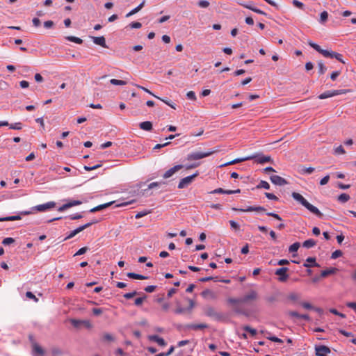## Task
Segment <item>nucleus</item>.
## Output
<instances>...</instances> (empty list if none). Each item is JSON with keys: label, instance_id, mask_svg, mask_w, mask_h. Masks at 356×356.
<instances>
[{"label": "nucleus", "instance_id": "nucleus-1", "mask_svg": "<svg viewBox=\"0 0 356 356\" xmlns=\"http://www.w3.org/2000/svg\"><path fill=\"white\" fill-rule=\"evenodd\" d=\"M291 196L295 200L298 202L310 212L315 214L317 217L320 218L323 217V214L319 211V209L308 202L307 200L302 195L296 192H293Z\"/></svg>", "mask_w": 356, "mask_h": 356}, {"label": "nucleus", "instance_id": "nucleus-2", "mask_svg": "<svg viewBox=\"0 0 356 356\" xmlns=\"http://www.w3.org/2000/svg\"><path fill=\"white\" fill-rule=\"evenodd\" d=\"M206 316L212 318L215 321H222L225 319V315L222 313L217 312L213 307H208L204 309Z\"/></svg>", "mask_w": 356, "mask_h": 356}, {"label": "nucleus", "instance_id": "nucleus-3", "mask_svg": "<svg viewBox=\"0 0 356 356\" xmlns=\"http://www.w3.org/2000/svg\"><path fill=\"white\" fill-rule=\"evenodd\" d=\"M98 221L97 220H93L92 222H87L79 227H77L76 229H75L74 230L72 231L65 238H64V241H66V240H68V239H70L72 238H73L74 236H75L77 234H79V232L83 231L85 229L90 227L92 224H95V223H97Z\"/></svg>", "mask_w": 356, "mask_h": 356}, {"label": "nucleus", "instance_id": "nucleus-4", "mask_svg": "<svg viewBox=\"0 0 356 356\" xmlns=\"http://www.w3.org/2000/svg\"><path fill=\"white\" fill-rule=\"evenodd\" d=\"M70 321L71 324L76 328H80L81 326H84L87 329H90L92 327V325L89 320L71 318Z\"/></svg>", "mask_w": 356, "mask_h": 356}, {"label": "nucleus", "instance_id": "nucleus-5", "mask_svg": "<svg viewBox=\"0 0 356 356\" xmlns=\"http://www.w3.org/2000/svg\"><path fill=\"white\" fill-rule=\"evenodd\" d=\"M249 157H252V160H255L257 163L263 164L268 162H273L271 157L270 156H265L262 153H255L254 154L248 156Z\"/></svg>", "mask_w": 356, "mask_h": 356}, {"label": "nucleus", "instance_id": "nucleus-6", "mask_svg": "<svg viewBox=\"0 0 356 356\" xmlns=\"http://www.w3.org/2000/svg\"><path fill=\"white\" fill-rule=\"evenodd\" d=\"M212 154L211 152H192L191 154H188L187 155V160L188 161H194V160H199L202 159L203 158L207 157L210 156Z\"/></svg>", "mask_w": 356, "mask_h": 356}, {"label": "nucleus", "instance_id": "nucleus-7", "mask_svg": "<svg viewBox=\"0 0 356 356\" xmlns=\"http://www.w3.org/2000/svg\"><path fill=\"white\" fill-rule=\"evenodd\" d=\"M198 175V172H195L194 173L193 175H190V176H188V177H186L183 179H181L180 181H179V183L178 184V188L179 189H182V188H184L185 187L188 186L190 184L192 183V181H193V179Z\"/></svg>", "mask_w": 356, "mask_h": 356}, {"label": "nucleus", "instance_id": "nucleus-8", "mask_svg": "<svg viewBox=\"0 0 356 356\" xmlns=\"http://www.w3.org/2000/svg\"><path fill=\"white\" fill-rule=\"evenodd\" d=\"M288 270H289V268L286 267H282V268H277L275 270V274L276 275L279 276L278 280L280 282H284L288 280V278H289V275L287 274Z\"/></svg>", "mask_w": 356, "mask_h": 356}, {"label": "nucleus", "instance_id": "nucleus-9", "mask_svg": "<svg viewBox=\"0 0 356 356\" xmlns=\"http://www.w3.org/2000/svg\"><path fill=\"white\" fill-rule=\"evenodd\" d=\"M32 212L29 211H21L19 214L15 215V216H10L7 217H1L0 218V222H4V221H14V220H21V216H26L31 214Z\"/></svg>", "mask_w": 356, "mask_h": 356}, {"label": "nucleus", "instance_id": "nucleus-10", "mask_svg": "<svg viewBox=\"0 0 356 356\" xmlns=\"http://www.w3.org/2000/svg\"><path fill=\"white\" fill-rule=\"evenodd\" d=\"M29 339L32 343L33 346V356H42L44 354V350L33 340V337L30 335Z\"/></svg>", "mask_w": 356, "mask_h": 356}, {"label": "nucleus", "instance_id": "nucleus-11", "mask_svg": "<svg viewBox=\"0 0 356 356\" xmlns=\"http://www.w3.org/2000/svg\"><path fill=\"white\" fill-rule=\"evenodd\" d=\"M344 93L343 90H327L318 95V99H324Z\"/></svg>", "mask_w": 356, "mask_h": 356}, {"label": "nucleus", "instance_id": "nucleus-12", "mask_svg": "<svg viewBox=\"0 0 356 356\" xmlns=\"http://www.w3.org/2000/svg\"><path fill=\"white\" fill-rule=\"evenodd\" d=\"M55 206H56V202L51 201V202H48L42 204L37 205V206L33 207V209L36 210L40 212H43V211H45L47 210L54 208Z\"/></svg>", "mask_w": 356, "mask_h": 356}, {"label": "nucleus", "instance_id": "nucleus-13", "mask_svg": "<svg viewBox=\"0 0 356 356\" xmlns=\"http://www.w3.org/2000/svg\"><path fill=\"white\" fill-rule=\"evenodd\" d=\"M233 211H241V212H251V211H265L266 209L261 206H250L246 209H238V208H232Z\"/></svg>", "mask_w": 356, "mask_h": 356}, {"label": "nucleus", "instance_id": "nucleus-14", "mask_svg": "<svg viewBox=\"0 0 356 356\" xmlns=\"http://www.w3.org/2000/svg\"><path fill=\"white\" fill-rule=\"evenodd\" d=\"M81 204H82V202L80 200H70L67 203H65L63 205H62L61 207H60L58 209V211L60 212H63V211L67 210V209H70L74 206L80 205Z\"/></svg>", "mask_w": 356, "mask_h": 356}, {"label": "nucleus", "instance_id": "nucleus-15", "mask_svg": "<svg viewBox=\"0 0 356 356\" xmlns=\"http://www.w3.org/2000/svg\"><path fill=\"white\" fill-rule=\"evenodd\" d=\"M258 298V293L254 290H251L244 296L241 297L242 303H245L251 300H254Z\"/></svg>", "mask_w": 356, "mask_h": 356}, {"label": "nucleus", "instance_id": "nucleus-16", "mask_svg": "<svg viewBox=\"0 0 356 356\" xmlns=\"http://www.w3.org/2000/svg\"><path fill=\"white\" fill-rule=\"evenodd\" d=\"M316 356H327L330 353V349L325 346L321 345L315 347Z\"/></svg>", "mask_w": 356, "mask_h": 356}, {"label": "nucleus", "instance_id": "nucleus-17", "mask_svg": "<svg viewBox=\"0 0 356 356\" xmlns=\"http://www.w3.org/2000/svg\"><path fill=\"white\" fill-rule=\"evenodd\" d=\"M270 179L273 184L277 186H284L287 184V181L279 175H271Z\"/></svg>", "mask_w": 356, "mask_h": 356}, {"label": "nucleus", "instance_id": "nucleus-18", "mask_svg": "<svg viewBox=\"0 0 356 356\" xmlns=\"http://www.w3.org/2000/svg\"><path fill=\"white\" fill-rule=\"evenodd\" d=\"M183 168L182 165H176L170 169L168 170L163 175V177L164 179H168L172 177L175 172L179 171Z\"/></svg>", "mask_w": 356, "mask_h": 356}, {"label": "nucleus", "instance_id": "nucleus-19", "mask_svg": "<svg viewBox=\"0 0 356 356\" xmlns=\"http://www.w3.org/2000/svg\"><path fill=\"white\" fill-rule=\"evenodd\" d=\"M148 339L157 343L161 346H165L167 344L165 340L158 335H149L148 336Z\"/></svg>", "mask_w": 356, "mask_h": 356}, {"label": "nucleus", "instance_id": "nucleus-20", "mask_svg": "<svg viewBox=\"0 0 356 356\" xmlns=\"http://www.w3.org/2000/svg\"><path fill=\"white\" fill-rule=\"evenodd\" d=\"M240 5H241L244 8H248V9H249V10L254 12V13H257L258 14H261V15H266V13L265 12L262 11L260 9L257 8L250 2V3H240Z\"/></svg>", "mask_w": 356, "mask_h": 356}, {"label": "nucleus", "instance_id": "nucleus-21", "mask_svg": "<svg viewBox=\"0 0 356 356\" xmlns=\"http://www.w3.org/2000/svg\"><path fill=\"white\" fill-rule=\"evenodd\" d=\"M185 329L187 330H202L208 327V325L206 323H200V324H187L185 325Z\"/></svg>", "mask_w": 356, "mask_h": 356}, {"label": "nucleus", "instance_id": "nucleus-22", "mask_svg": "<svg viewBox=\"0 0 356 356\" xmlns=\"http://www.w3.org/2000/svg\"><path fill=\"white\" fill-rule=\"evenodd\" d=\"M93 42L95 44L99 45L104 48H107V45L106 44V40L104 36H99V37H91Z\"/></svg>", "mask_w": 356, "mask_h": 356}, {"label": "nucleus", "instance_id": "nucleus-23", "mask_svg": "<svg viewBox=\"0 0 356 356\" xmlns=\"http://www.w3.org/2000/svg\"><path fill=\"white\" fill-rule=\"evenodd\" d=\"M114 202H115L114 201H112V202H107V203H105V204H103L98 205V206L91 209L89 211L91 212V213H95V212H97V211H102V210H103V209H104L106 208L109 207Z\"/></svg>", "mask_w": 356, "mask_h": 356}, {"label": "nucleus", "instance_id": "nucleus-24", "mask_svg": "<svg viewBox=\"0 0 356 356\" xmlns=\"http://www.w3.org/2000/svg\"><path fill=\"white\" fill-rule=\"evenodd\" d=\"M252 157H249L248 156L243 157V158L236 159L232 160V161H231L229 162H227L226 163L222 164L220 166L222 167V166L233 165V164L243 162V161H250V160H252Z\"/></svg>", "mask_w": 356, "mask_h": 356}, {"label": "nucleus", "instance_id": "nucleus-25", "mask_svg": "<svg viewBox=\"0 0 356 356\" xmlns=\"http://www.w3.org/2000/svg\"><path fill=\"white\" fill-rule=\"evenodd\" d=\"M139 127L144 131H149L152 129V123L149 121L142 122L139 124Z\"/></svg>", "mask_w": 356, "mask_h": 356}, {"label": "nucleus", "instance_id": "nucleus-26", "mask_svg": "<svg viewBox=\"0 0 356 356\" xmlns=\"http://www.w3.org/2000/svg\"><path fill=\"white\" fill-rule=\"evenodd\" d=\"M306 262L307 263H305L303 264V266L305 267H310V266H316V267H318L319 265L318 264H317L316 262V258L315 257H308L307 259H306Z\"/></svg>", "mask_w": 356, "mask_h": 356}, {"label": "nucleus", "instance_id": "nucleus-27", "mask_svg": "<svg viewBox=\"0 0 356 356\" xmlns=\"http://www.w3.org/2000/svg\"><path fill=\"white\" fill-rule=\"evenodd\" d=\"M145 3V0H143L137 7H136L135 8L131 10L129 13H128L126 15V17H129L136 14L138 11H140L143 8V7L144 6Z\"/></svg>", "mask_w": 356, "mask_h": 356}, {"label": "nucleus", "instance_id": "nucleus-28", "mask_svg": "<svg viewBox=\"0 0 356 356\" xmlns=\"http://www.w3.org/2000/svg\"><path fill=\"white\" fill-rule=\"evenodd\" d=\"M104 342H113L115 340V337L110 333H104L102 338Z\"/></svg>", "mask_w": 356, "mask_h": 356}, {"label": "nucleus", "instance_id": "nucleus-29", "mask_svg": "<svg viewBox=\"0 0 356 356\" xmlns=\"http://www.w3.org/2000/svg\"><path fill=\"white\" fill-rule=\"evenodd\" d=\"M127 277L131 279H136V280H147L148 277L144 276L140 274H137L135 273H128L127 274Z\"/></svg>", "mask_w": 356, "mask_h": 356}, {"label": "nucleus", "instance_id": "nucleus-30", "mask_svg": "<svg viewBox=\"0 0 356 356\" xmlns=\"http://www.w3.org/2000/svg\"><path fill=\"white\" fill-rule=\"evenodd\" d=\"M337 270L336 268H330L326 270H322L321 273V276L322 277H325L330 275H332L335 273V272Z\"/></svg>", "mask_w": 356, "mask_h": 356}, {"label": "nucleus", "instance_id": "nucleus-31", "mask_svg": "<svg viewBox=\"0 0 356 356\" xmlns=\"http://www.w3.org/2000/svg\"><path fill=\"white\" fill-rule=\"evenodd\" d=\"M316 244V241L314 239H308L303 242L302 246L306 248H311Z\"/></svg>", "mask_w": 356, "mask_h": 356}, {"label": "nucleus", "instance_id": "nucleus-32", "mask_svg": "<svg viewBox=\"0 0 356 356\" xmlns=\"http://www.w3.org/2000/svg\"><path fill=\"white\" fill-rule=\"evenodd\" d=\"M337 200L341 203H345L350 200V195L346 193H341L338 196Z\"/></svg>", "mask_w": 356, "mask_h": 356}, {"label": "nucleus", "instance_id": "nucleus-33", "mask_svg": "<svg viewBox=\"0 0 356 356\" xmlns=\"http://www.w3.org/2000/svg\"><path fill=\"white\" fill-rule=\"evenodd\" d=\"M256 188H264L266 190L270 189V184L266 181L261 180L256 186Z\"/></svg>", "mask_w": 356, "mask_h": 356}, {"label": "nucleus", "instance_id": "nucleus-34", "mask_svg": "<svg viewBox=\"0 0 356 356\" xmlns=\"http://www.w3.org/2000/svg\"><path fill=\"white\" fill-rule=\"evenodd\" d=\"M65 39L68 41L73 42L74 43L79 44L83 43L82 39L75 37V36H67V37H65Z\"/></svg>", "mask_w": 356, "mask_h": 356}, {"label": "nucleus", "instance_id": "nucleus-35", "mask_svg": "<svg viewBox=\"0 0 356 356\" xmlns=\"http://www.w3.org/2000/svg\"><path fill=\"white\" fill-rule=\"evenodd\" d=\"M110 83L112 84V85H115V86H124L127 84V81H123V80H118V79H112L110 80Z\"/></svg>", "mask_w": 356, "mask_h": 356}, {"label": "nucleus", "instance_id": "nucleus-36", "mask_svg": "<svg viewBox=\"0 0 356 356\" xmlns=\"http://www.w3.org/2000/svg\"><path fill=\"white\" fill-rule=\"evenodd\" d=\"M243 329L246 331V332H248L252 336H255L257 333V330L251 327L249 325H244L243 327Z\"/></svg>", "mask_w": 356, "mask_h": 356}, {"label": "nucleus", "instance_id": "nucleus-37", "mask_svg": "<svg viewBox=\"0 0 356 356\" xmlns=\"http://www.w3.org/2000/svg\"><path fill=\"white\" fill-rule=\"evenodd\" d=\"M300 243L298 242H296L294 243H293L292 245H291L289 248V252H296L298 250V248H300Z\"/></svg>", "mask_w": 356, "mask_h": 356}, {"label": "nucleus", "instance_id": "nucleus-38", "mask_svg": "<svg viewBox=\"0 0 356 356\" xmlns=\"http://www.w3.org/2000/svg\"><path fill=\"white\" fill-rule=\"evenodd\" d=\"M279 296V293H275L272 296L266 297V300L270 303H273L274 302H276L277 300V298Z\"/></svg>", "mask_w": 356, "mask_h": 356}, {"label": "nucleus", "instance_id": "nucleus-39", "mask_svg": "<svg viewBox=\"0 0 356 356\" xmlns=\"http://www.w3.org/2000/svg\"><path fill=\"white\" fill-rule=\"evenodd\" d=\"M318 73L320 74H323L325 72V71L327 70V67L325 66L323 61L318 62Z\"/></svg>", "mask_w": 356, "mask_h": 356}, {"label": "nucleus", "instance_id": "nucleus-40", "mask_svg": "<svg viewBox=\"0 0 356 356\" xmlns=\"http://www.w3.org/2000/svg\"><path fill=\"white\" fill-rule=\"evenodd\" d=\"M154 97L160 99L161 101H162L163 102H164L165 104L168 105L169 106H170L171 108L175 109L176 108V105L175 104L171 102L170 100L167 99H162L159 97H157V96H154Z\"/></svg>", "mask_w": 356, "mask_h": 356}, {"label": "nucleus", "instance_id": "nucleus-41", "mask_svg": "<svg viewBox=\"0 0 356 356\" xmlns=\"http://www.w3.org/2000/svg\"><path fill=\"white\" fill-rule=\"evenodd\" d=\"M327 18H328V13H327V12L323 11L320 15L319 22L321 24H324L327 20Z\"/></svg>", "mask_w": 356, "mask_h": 356}, {"label": "nucleus", "instance_id": "nucleus-42", "mask_svg": "<svg viewBox=\"0 0 356 356\" xmlns=\"http://www.w3.org/2000/svg\"><path fill=\"white\" fill-rule=\"evenodd\" d=\"M332 52H333L332 51H329L327 49H321V50L319 53L321 54L323 56H325L326 58H332Z\"/></svg>", "mask_w": 356, "mask_h": 356}, {"label": "nucleus", "instance_id": "nucleus-43", "mask_svg": "<svg viewBox=\"0 0 356 356\" xmlns=\"http://www.w3.org/2000/svg\"><path fill=\"white\" fill-rule=\"evenodd\" d=\"M211 280L217 282V281H218V277L209 276V277H202V278L199 279V281L201 282H206L211 281Z\"/></svg>", "mask_w": 356, "mask_h": 356}, {"label": "nucleus", "instance_id": "nucleus-44", "mask_svg": "<svg viewBox=\"0 0 356 356\" xmlns=\"http://www.w3.org/2000/svg\"><path fill=\"white\" fill-rule=\"evenodd\" d=\"M211 194H216V193H221V194H227L228 195V190H225L222 188H216L212 191L210 192Z\"/></svg>", "mask_w": 356, "mask_h": 356}, {"label": "nucleus", "instance_id": "nucleus-45", "mask_svg": "<svg viewBox=\"0 0 356 356\" xmlns=\"http://www.w3.org/2000/svg\"><path fill=\"white\" fill-rule=\"evenodd\" d=\"M314 168L312 167L305 168L303 167L300 172L302 174H312L314 171Z\"/></svg>", "mask_w": 356, "mask_h": 356}, {"label": "nucleus", "instance_id": "nucleus-46", "mask_svg": "<svg viewBox=\"0 0 356 356\" xmlns=\"http://www.w3.org/2000/svg\"><path fill=\"white\" fill-rule=\"evenodd\" d=\"M146 298L147 296L144 294L143 297L136 298L134 302L135 305L138 307L140 306Z\"/></svg>", "mask_w": 356, "mask_h": 356}, {"label": "nucleus", "instance_id": "nucleus-47", "mask_svg": "<svg viewBox=\"0 0 356 356\" xmlns=\"http://www.w3.org/2000/svg\"><path fill=\"white\" fill-rule=\"evenodd\" d=\"M342 251L340 250H335L332 253L331 259H336L342 255Z\"/></svg>", "mask_w": 356, "mask_h": 356}, {"label": "nucleus", "instance_id": "nucleus-48", "mask_svg": "<svg viewBox=\"0 0 356 356\" xmlns=\"http://www.w3.org/2000/svg\"><path fill=\"white\" fill-rule=\"evenodd\" d=\"M8 126L10 127V129L15 130H20L22 128L21 122H16L14 124H9Z\"/></svg>", "mask_w": 356, "mask_h": 356}, {"label": "nucleus", "instance_id": "nucleus-49", "mask_svg": "<svg viewBox=\"0 0 356 356\" xmlns=\"http://www.w3.org/2000/svg\"><path fill=\"white\" fill-rule=\"evenodd\" d=\"M15 242V239L13 238H11V237H7V238H5L3 241H2V244L4 245H8L11 243H13Z\"/></svg>", "mask_w": 356, "mask_h": 356}, {"label": "nucleus", "instance_id": "nucleus-50", "mask_svg": "<svg viewBox=\"0 0 356 356\" xmlns=\"http://www.w3.org/2000/svg\"><path fill=\"white\" fill-rule=\"evenodd\" d=\"M227 302L232 305L242 303L241 298H229L227 300Z\"/></svg>", "mask_w": 356, "mask_h": 356}, {"label": "nucleus", "instance_id": "nucleus-51", "mask_svg": "<svg viewBox=\"0 0 356 356\" xmlns=\"http://www.w3.org/2000/svg\"><path fill=\"white\" fill-rule=\"evenodd\" d=\"M308 44H309L311 47L314 48V49L316 51H317L318 52H320V51H321V47L318 44H316V43L313 42H312V41H311V40L308 41Z\"/></svg>", "mask_w": 356, "mask_h": 356}, {"label": "nucleus", "instance_id": "nucleus-52", "mask_svg": "<svg viewBox=\"0 0 356 356\" xmlns=\"http://www.w3.org/2000/svg\"><path fill=\"white\" fill-rule=\"evenodd\" d=\"M342 55L339 54V53H337L335 51H333L332 52V58H336L337 60L343 63H345V62L343 61V58H342Z\"/></svg>", "mask_w": 356, "mask_h": 356}, {"label": "nucleus", "instance_id": "nucleus-53", "mask_svg": "<svg viewBox=\"0 0 356 356\" xmlns=\"http://www.w3.org/2000/svg\"><path fill=\"white\" fill-rule=\"evenodd\" d=\"M67 218H69L70 220H79L83 218V216L81 213H76L74 214L70 215Z\"/></svg>", "mask_w": 356, "mask_h": 356}, {"label": "nucleus", "instance_id": "nucleus-54", "mask_svg": "<svg viewBox=\"0 0 356 356\" xmlns=\"http://www.w3.org/2000/svg\"><path fill=\"white\" fill-rule=\"evenodd\" d=\"M292 3L294 6H296L300 9L302 10L305 8V5L302 2H300L298 0H293Z\"/></svg>", "mask_w": 356, "mask_h": 356}, {"label": "nucleus", "instance_id": "nucleus-55", "mask_svg": "<svg viewBox=\"0 0 356 356\" xmlns=\"http://www.w3.org/2000/svg\"><path fill=\"white\" fill-rule=\"evenodd\" d=\"M197 4L201 8H207L209 6V2L206 0H200Z\"/></svg>", "mask_w": 356, "mask_h": 356}, {"label": "nucleus", "instance_id": "nucleus-56", "mask_svg": "<svg viewBox=\"0 0 356 356\" xmlns=\"http://www.w3.org/2000/svg\"><path fill=\"white\" fill-rule=\"evenodd\" d=\"M267 339L273 342H276V343H283V341L281 339H280L277 337H275V336L268 337Z\"/></svg>", "mask_w": 356, "mask_h": 356}, {"label": "nucleus", "instance_id": "nucleus-57", "mask_svg": "<svg viewBox=\"0 0 356 356\" xmlns=\"http://www.w3.org/2000/svg\"><path fill=\"white\" fill-rule=\"evenodd\" d=\"M26 296L28 298L33 300L35 302L38 301V298L35 297V296L31 291H27L26 293Z\"/></svg>", "mask_w": 356, "mask_h": 356}, {"label": "nucleus", "instance_id": "nucleus-58", "mask_svg": "<svg viewBox=\"0 0 356 356\" xmlns=\"http://www.w3.org/2000/svg\"><path fill=\"white\" fill-rule=\"evenodd\" d=\"M137 294V291H134L133 292L127 293L123 295L124 298L126 299H131L134 298Z\"/></svg>", "mask_w": 356, "mask_h": 356}, {"label": "nucleus", "instance_id": "nucleus-59", "mask_svg": "<svg viewBox=\"0 0 356 356\" xmlns=\"http://www.w3.org/2000/svg\"><path fill=\"white\" fill-rule=\"evenodd\" d=\"M289 264V261L287 259H280L278 260L276 263H274L273 265H280V266H284V265H288Z\"/></svg>", "mask_w": 356, "mask_h": 356}, {"label": "nucleus", "instance_id": "nucleus-60", "mask_svg": "<svg viewBox=\"0 0 356 356\" xmlns=\"http://www.w3.org/2000/svg\"><path fill=\"white\" fill-rule=\"evenodd\" d=\"M149 213V211H140L138 213H137L135 216V218L136 219H139L143 216H145L146 215H147L148 213Z\"/></svg>", "mask_w": 356, "mask_h": 356}, {"label": "nucleus", "instance_id": "nucleus-61", "mask_svg": "<svg viewBox=\"0 0 356 356\" xmlns=\"http://www.w3.org/2000/svg\"><path fill=\"white\" fill-rule=\"evenodd\" d=\"M300 305H302V307L306 309H314V307L312 305V304H310L309 302H302L300 303Z\"/></svg>", "mask_w": 356, "mask_h": 356}, {"label": "nucleus", "instance_id": "nucleus-62", "mask_svg": "<svg viewBox=\"0 0 356 356\" xmlns=\"http://www.w3.org/2000/svg\"><path fill=\"white\" fill-rule=\"evenodd\" d=\"M88 248L87 247H83L81 248H80L74 254V256H78V255H82L83 254H85L87 250H88Z\"/></svg>", "mask_w": 356, "mask_h": 356}, {"label": "nucleus", "instance_id": "nucleus-63", "mask_svg": "<svg viewBox=\"0 0 356 356\" xmlns=\"http://www.w3.org/2000/svg\"><path fill=\"white\" fill-rule=\"evenodd\" d=\"M186 97H187V98L188 99H191V100H195L196 99L195 93L193 91L188 92L187 94H186Z\"/></svg>", "mask_w": 356, "mask_h": 356}, {"label": "nucleus", "instance_id": "nucleus-64", "mask_svg": "<svg viewBox=\"0 0 356 356\" xmlns=\"http://www.w3.org/2000/svg\"><path fill=\"white\" fill-rule=\"evenodd\" d=\"M334 153L336 154H341L345 153V150L341 145H339L337 148L334 149Z\"/></svg>", "mask_w": 356, "mask_h": 356}]
</instances>
